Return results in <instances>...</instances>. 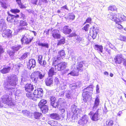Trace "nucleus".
Instances as JSON below:
<instances>
[{
	"mask_svg": "<svg viewBox=\"0 0 126 126\" xmlns=\"http://www.w3.org/2000/svg\"><path fill=\"white\" fill-rule=\"evenodd\" d=\"M34 74L37 76L38 79H43L45 76V73L42 71H35L34 72Z\"/></svg>",
	"mask_w": 126,
	"mask_h": 126,
	"instance_id": "17",
	"label": "nucleus"
},
{
	"mask_svg": "<svg viewBox=\"0 0 126 126\" xmlns=\"http://www.w3.org/2000/svg\"><path fill=\"white\" fill-rule=\"evenodd\" d=\"M56 100V98L54 96H52L50 97V100L51 101V102H55Z\"/></svg>",
	"mask_w": 126,
	"mask_h": 126,
	"instance_id": "59",
	"label": "nucleus"
},
{
	"mask_svg": "<svg viewBox=\"0 0 126 126\" xmlns=\"http://www.w3.org/2000/svg\"><path fill=\"white\" fill-rule=\"evenodd\" d=\"M104 48L106 51L109 54H110L111 51L107 47V45L105 46L104 47Z\"/></svg>",
	"mask_w": 126,
	"mask_h": 126,
	"instance_id": "47",
	"label": "nucleus"
},
{
	"mask_svg": "<svg viewBox=\"0 0 126 126\" xmlns=\"http://www.w3.org/2000/svg\"><path fill=\"white\" fill-rule=\"evenodd\" d=\"M6 24L4 20L0 21V28L1 29V30H5L6 28Z\"/></svg>",
	"mask_w": 126,
	"mask_h": 126,
	"instance_id": "35",
	"label": "nucleus"
},
{
	"mask_svg": "<svg viewBox=\"0 0 126 126\" xmlns=\"http://www.w3.org/2000/svg\"><path fill=\"white\" fill-rule=\"evenodd\" d=\"M95 49L99 52L102 53L103 50V47L101 45H94Z\"/></svg>",
	"mask_w": 126,
	"mask_h": 126,
	"instance_id": "29",
	"label": "nucleus"
},
{
	"mask_svg": "<svg viewBox=\"0 0 126 126\" xmlns=\"http://www.w3.org/2000/svg\"><path fill=\"white\" fill-rule=\"evenodd\" d=\"M57 60H54L52 64L54 66L55 68L51 67L49 70L48 72L49 77H52L53 75H55L56 72L55 71L57 70L58 71H61L65 68L67 64L65 62H63L58 64L56 63Z\"/></svg>",
	"mask_w": 126,
	"mask_h": 126,
	"instance_id": "2",
	"label": "nucleus"
},
{
	"mask_svg": "<svg viewBox=\"0 0 126 126\" xmlns=\"http://www.w3.org/2000/svg\"><path fill=\"white\" fill-rule=\"evenodd\" d=\"M54 82L56 84H58L59 82V79L57 78H55L54 79Z\"/></svg>",
	"mask_w": 126,
	"mask_h": 126,
	"instance_id": "63",
	"label": "nucleus"
},
{
	"mask_svg": "<svg viewBox=\"0 0 126 126\" xmlns=\"http://www.w3.org/2000/svg\"><path fill=\"white\" fill-rule=\"evenodd\" d=\"M20 15L21 16L20 18H21L22 19L24 20L26 19V16L24 14H23L22 13H20Z\"/></svg>",
	"mask_w": 126,
	"mask_h": 126,
	"instance_id": "58",
	"label": "nucleus"
},
{
	"mask_svg": "<svg viewBox=\"0 0 126 126\" xmlns=\"http://www.w3.org/2000/svg\"><path fill=\"white\" fill-rule=\"evenodd\" d=\"M59 110L61 112V115L62 117L64 118L65 114V109L64 108H61Z\"/></svg>",
	"mask_w": 126,
	"mask_h": 126,
	"instance_id": "40",
	"label": "nucleus"
},
{
	"mask_svg": "<svg viewBox=\"0 0 126 126\" xmlns=\"http://www.w3.org/2000/svg\"><path fill=\"white\" fill-rule=\"evenodd\" d=\"M93 90V86L90 85L83 90L82 96L84 101L87 102L91 100Z\"/></svg>",
	"mask_w": 126,
	"mask_h": 126,
	"instance_id": "3",
	"label": "nucleus"
},
{
	"mask_svg": "<svg viewBox=\"0 0 126 126\" xmlns=\"http://www.w3.org/2000/svg\"><path fill=\"white\" fill-rule=\"evenodd\" d=\"M3 31L2 35V36L5 38H11L12 36V32L11 31L9 30H2Z\"/></svg>",
	"mask_w": 126,
	"mask_h": 126,
	"instance_id": "11",
	"label": "nucleus"
},
{
	"mask_svg": "<svg viewBox=\"0 0 126 126\" xmlns=\"http://www.w3.org/2000/svg\"><path fill=\"white\" fill-rule=\"evenodd\" d=\"M1 6L3 8L6 9L8 6V5L5 2H1L0 3Z\"/></svg>",
	"mask_w": 126,
	"mask_h": 126,
	"instance_id": "49",
	"label": "nucleus"
},
{
	"mask_svg": "<svg viewBox=\"0 0 126 126\" xmlns=\"http://www.w3.org/2000/svg\"><path fill=\"white\" fill-rule=\"evenodd\" d=\"M91 18L90 17H89L86 19L84 24L86 22L91 23Z\"/></svg>",
	"mask_w": 126,
	"mask_h": 126,
	"instance_id": "61",
	"label": "nucleus"
},
{
	"mask_svg": "<svg viewBox=\"0 0 126 126\" xmlns=\"http://www.w3.org/2000/svg\"><path fill=\"white\" fill-rule=\"evenodd\" d=\"M17 80V77L16 75L8 77L7 84L4 87V88L6 90V92L10 95L12 94V93L14 92L16 89L13 87H9L8 86L9 84L12 86H15L16 84Z\"/></svg>",
	"mask_w": 126,
	"mask_h": 126,
	"instance_id": "1",
	"label": "nucleus"
},
{
	"mask_svg": "<svg viewBox=\"0 0 126 126\" xmlns=\"http://www.w3.org/2000/svg\"><path fill=\"white\" fill-rule=\"evenodd\" d=\"M51 105L54 108H56L58 107V106L59 105L58 102H53L51 103Z\"/></svg>",
	"mask_w": 126,
	"mask_h": 126,
	"instance_id": "48",
	"label": "nucleus"
},
{
	"mask_svg": "<svg viewBox=\"0 0 126 126\" xmlns=\"http://www.w3.org/2000/svg\"><path fill=\"white\" fill-rule=\"evenodd\" d=\"M89 27V24H87L83 28V29L86 31H88V29Z\"/></svg>",
	"mask_w": 126,
	"mask_h": 126,
	"instance_id": "53",
	"label": "nucleus"
},
{
	"mask_svg": "<svg viewBox=\"0 0 126 126\" xmlns=\"http://www.w3.org/2000/svg\"><path fill=\"white\" fill-rule=\"evenodd\" d=\"M38 0H32L31 2L32 3L36 5Z\"/></svg>",
	"mask_w": 126,
	"mask_h": 126,
	"instance_id": "64",
	"label": "nucleus"
},
{
	"mask_svg": "<svg viewBox=\"0 0 126 126\" xmlns=\"http://www.w3.org/2000/svg\"><path fill=\"white\" fill-rule=\"evenodd\" d=\"M102 111V110L100 109H98L95 111H93L92 110V111L90 112L89 114L93 121H96L99 119L100 114Z\"/></svg>",
	"mask_w": 126,
	"mask_h": 126,
	"instance_id": "6",
	"label": "nucleus"
},
{
	"mask_svg": "<svg viewBox=\"0 0 126 126\" xmlns=\"http://www.w3.org/2000/svg\"><path fill=\"white\" fill-rule=\"evenodd\" d=\"M33 115L35 119H39L42 116V114L40 113L35 112H34Z\"/></svg>",
	"mask_w": 126,
	"mask_h": 126,
	"instance_id": "32",
	"label": "nucleus"
},
{
	"mask_svg": "<svg viewBox=\"0 0 126 126\" xmlns=\"http://www.w3.org/2000/svg\"><path fill=\"white\" fill-rule=\"evenodd\" d=\"M119 39L121 40L126 42V37L125 36L120 35Z\"/></svg>",
	"mask_w": 126,
	"mask_h": 126,
	"instance_id": "51",
	"label": "nucleus"
},
{
	"mask_svg": "<svg viewBox=\"0 0 126 126\" xmlns=\"http://www.w3.org/2000/svg\"><path fill=\"white\" fill-rule=\"evenodd\" d=\"M10 11L12 13H15L20 12V10L17 9H11Z\"/></svg>",
	"mask_w": 126,
	"mask_h": 126,
	"instance_id": "50",
	"label": "nucleus"
},
{
	"mask_svg": "<svg viewBox=\"0 0 126 126\" xmlns=\"http://www.w3.org/2000/svg\"><path fill=\"white\" fill-rule=\"evenodd\" d=\"M1 99L2 103L1 101H0V107H1L3 106V103L10 106L14 104L10 96L7 94L3 95L1 98Z\"/></svg>",
	"mask_w": 126,
	"mask_h": 126,
	"instance_id": "5",
	"label": "nucleus"
},
{
	"mask_svg": "<svg viewBox=\"0 0 126 126\" xmlns=\"http://www.w3.org/2000/svg\"><path fill=\"white\" fill-rule=\"evenodd\" d=\"M52 36L55 39H58L60 38L61 37L60 31L59 30L54 29L52 32Z\"/></svg>",
	"mask_w": 126,
	"mask_h": 126,
	"instance_id": "12",
	"label": "nucleus"
},
{
	"mask_svg": "<svg viewBox=\"0 0 126 126\" xmlns=\"http://www.w3.org/2000/svg\"><path fill=\"white\" fill-rule=\"evenodd\" d=\"M48 0H39V1L38 4V5H40L42 4L41 3L46 4L48 3Z\"/></svg>",
	"mask_w": 126,
	"mask_h": 126,
	"instance_id": "42",
	"label": "nucleus"
},
{
	"mask_svg": "<svg viewBox=\"0 0 126 126\" xmlns=\"http://www.w3.org/2000/svg\"><path fill=\"white\" fill-rule=\"evenodd\" d=\"M33 75L34 76V83H36L37 80H38V78L37 76L34 75V73L33 74Z\"/></svg>",
	"mask_w": 126,
	"mask_h": 126,
	"instance_id": "56",
	"label": "nucleus"
},
{
	"mask_svg": "<svg viewBox=\"0 0 126 126\" xmlns=\"http://www.w3.org/2000/svg\"><path fill=\"white\" fill-rule=\"evenodd\" d=\"M117 15L115 13H111L109 15V18L112 20L114 21L116 23L120 22L121 19L117 17Z\"/></svg>",
	"mask_w": 126,
	"mask_h": 126,
	"instance_id": "14",
	"label": "nucleus"
},
{
	"mask_svg": "<svg viewBox=\"0 0 126 126\" xmlns=\"http://www.w3.org/2000/svg\"><path fill=\"white\" fill-rule=\"evenodd\" d=\"M45 105H47V101L44 99H41L38 104L39 107H42V106H43Z\"/></svg>",
	"mask_w": 126,
	"mask_h": 126,
	"instance_id": "33",
	"label": "nucleus"
},
{
	"mask_svg": "<svg viewBox=\"0 0 126 126\" xmlns=\"http://www.w3.org/2000/svg\"><path fill=\"white\" fill-rule=\"evenodd\" d=\"M4 49L2 46L0 45V56L1 54L4 53Z\"/></svg>",
	"mask_w": 126,
	"mask_h": 126,
	"instance_id": "55",
	"label": "nucleus"
},
{
	"mask_svg": "<svg viewBox=\"0 0 126 126\" xmlns=\"http://www.w3.org/2000/svg\"><path fill=\"white\" fill-rule=\"evenodd\" d=\"M72 111L73 113V116L77 115L79 114L80 111V110L77 107V106L75 104L72 105L71 107Z\"/></svg>",
	"mask_w": 126,
	"mask_h": 126,
	"instance_id": "15",
	"label": "nucleus"
},
{
	"mask_svg": "<svg viewBox=\"0 0 126 126\" xmlns=\"http://www.w3.org/2000/svg\"><path fill=\"white\" fill-rule=\"evenodd\" d=\"M88 118L86 115L83 116L78 122V124L80 125L84 126L88 122Z\"/></svg>",
	"mask_w": 126,
	"mask_h": 126,
	"instance_id": "8",
	"label": "nucleus"
},
{
	"mask_svg": "<svg viewBox=\"0 0 126 126\" xmlns=\"http://www.w3.org/2000/svg\"><path fill=\"white\" fill-rule=\"evenodd\" d=\"M113 124V121L112 120L106 122V126H112Z\"/></svg>",
	"mask_w": 126,
	"mask_h": 126,
	"instance_id": "45",
	"label": "nucleus"
},
{
	"mask_svg": "<svg viewBox=\"0 0 126 126\" xmlns=\"http://www.w3.org/2000/svg\"><path fill=\"white\" fill-rule=\"evenodd\" d=\"M59 105L61 106H63L65 105L66 101L63 98H59L58 101Z\"/></svg>",
	"mask_w": 126,
	"mask_h": 126,
	"instance_id": "31",
	"label": "nucleus"
},
{
	"mask_svg": "<svg viewBox=\"0 0 126 126\" xmlns=\"http://www.w3.org/2000/svg\"><path fill=\"white\" fill-rule=\"evenodd\" d=\"M43 94V91L41 88H38L35 90L33 93L28 92L26 94V96L30 99H33L34 97L38 98H41Z\"/></svg>",
	"mask_w": 126,
	"mask_h": 126,
	"instance_id": "4",
	"label": "nucleus"
},
{
	"mask_svg": "<svg viewBox=\"0 0 126 126\" xmlns=\"http://www.w3.org/2000/svg\"><path fill=\"white\" fill-rule=\"evenodd\" d=\"M49 116L52 119L57 120H58L60 119L59 115L56 113L51 114Z\"/></svg>",
	"mask_w": 126,
	"mask_h": 126,
	"instance_id": "26",
	"label": "nucleus"
},
{
	"mask_svg": "<svg viewBox=\"0 0 126 126\" xmlns=\"http://www.w3.org/2000/svg\"><path fill=\"white\" fill-rule=\"evenodd\" d=\"M39 64L41 66L43 67H45L46 66V63L45 60H43Z\"/></svg>",
	"mask_w": 126,
	"mask_h": 126,
	"instance_id": "54",
	"label": "nucleus"
},
{
	"mask_svg": "<svg viewBox=\"0 0 126 126\" xmlns=\"http://www.w3.org/2000/svg\"><path fill=\"white\" fill-rule=\"evenodd\" d=\"M15 52L13 50V51H9V54L10 56V57L12 59H14V57H13V56L14 55V54Z\"/></svg>",
	"mask_w": 126,
	"mask_h": 126,
	"instance_id": "44",
	"label": "nucleus"
},
{
	"mask_svg": "<svg viewBox=\"0 0 126 126\" xmlns=\"http://www.w3.org/2000/svg\"><path fill=\"white\" fill-rule=\"evenodd\" d=\"M109 10H111L112 11H114L117 10V9L114 5L110 6L108 7Z\"/></svg>",
	"mask_w": 126,
	"mask_h": 126,
	"instance_id": "43",
	"label": "nucleus"
},
{
	"mask_svg": "<svg viewBox=\"0 0 126 126\" xmlns=\"http://www.w3.org/2000/svg\"><path fill=\"white\" fill-rule=\"evenodd\" d=\"M30 53L29 52H26L24 53L23 55L21 56L20 58L21 60L25 59L28 56V55H29Z\"/></svg>",
	"mask_w": 126,
	"mask_h": 126,
	"instance_id": "41",
	"label": "nucleus"
},
{
	"mask_svg": "<svg viewBox=\"0 0 126 126\" xmlns=\"http://www.w3.org/2000/svg\"><path fill=\"white\" fill-rule=\"evenodd\" d=\"M65 55V53L64 50H62L58 52V54L57 55V57L56 58H55L54 60H57V61L56 63H58L59 60H60L61 59V57H64Z\"/></svg>",
	"mask_w": 126,
	"mask_h": 126,
	"instance_id": "19",
	"label": "nucleus"
},
{
	"mask_svg": "<svg viewBox=\"0 0 126 126\" xmlns=\"http://www.w3.org/2000/svg\"><path fill=\"white\" fill-rule=\"evenodd\" d=\"M43 56L42 55H39L38 56V62L39 63H40L42 61Z\"/></svg>",
	"mask_w": 126,
	"mask_h": 126,
	"instance_id": "52",
	"label": "nucleus"
},
{
	"mask_svg": "<svg viewBox=\"0 0 126 126\" xmlns=\"http://www.w3.org/2000/svg\"><path fill=\"white\" fill-rule=\"evenodd\" d=\"M8 16L7 18V20L8 22H12L14 21V18L19 17V16L18 15H14L10 14L8 13Z\"/></svg>",
	"mask_w": 126,
	"mask_h": 126,
	"instance_id": "16",
	"label": "nucleus"
},
{
	"mask_svg": "<svg viewBox=\"0 0 126 126\" xmlns=\"http://www.w3.org/2000/svg\"><path fill=\"white\" fill-rule=\"evenodd\" d=\"M53 78L49 77L46 79L45 81L46 85L47 86H50L53 84Z\"/></svg>",
	"mask_w": 126,
	"mask_h": 126,
	"instance_id": "24",
	"label": "nucleus"
},
{
	"mask_svg": "<svg viewBox=\"0 0 126 126\" xmlns=\"http://www.w3.org/2000/svg\"><path fill=\"white\" fill-rule=\"evenodd\" d=\"M75 17V16L74 14L70 15H69L68 18L70 19L73 20L74 19Z\"/></svg>",
	"mask_w": 126,
	"mask_h": 126,
	"instance_id": "60",
	"label": "nucleus"
},
{
	"mask_svg": "<svg viewBox=\"0 0 126 126\" xmlns=\"http://www.w3.org/2000/svg\"><path fill=\"white\" fill-rule=\"evenodd\" d=\"M22 112L24 115L27 116H29L30 114L29 111L26 110H23L22 111Z\"/></svg>",
	"mask_w": 126,
	"mask_h": 126,
	"instance_id": "46",
	"label": "nucleus"
},
{
	"mask_svg": "<svg viewBox=\"0 0 126 126\" xmlns=\"http://www.w3.org/2000/svg\"><path fill=\"white\" fill-rule=\"evenodd\" d=\"M47 123L51 126H55L57 125V122L56 121H49L47 122Z\"/></svg>",
	"mask_w": 126,
	"mask_h": 126,
	"instance_id": "39",
	"label": "nucleus"
},
{
	"mask_svg": "<svg viewBox=\"0 0 126 126\" xmlns=\"http://www.w3.org/2000/svg\"><path fill=\"white\" fill-rule=\"evenodd\" d=\"M124 56L121 54H118L114 58V61L116 63L120 64L124 60Z\"/></svg>",
	"mask_w": 126,
	"mask_h": 126,
	"instance_id": "10",
	"label": "nucleus"
},
{
	"mask_svg": "<svg viewBox=\"0 0 126 126\" xmlns=\"http://www.w3.org/2000/svg\"><path fill=\"white\" fill-rule=\"evenodd\" d=\"M41 107H39L42 111L44 113L47 112L48 111V107L47 105H45L43 106H42Z\"/></svg>",
	"mask_w": 126,
	"mask_h": 126,
	"instance_id": "30",
	"label": "nucleus"
},
{
	"mask_svg": "<svg viewBox=\"0 0 126 126\" xmlns=\"http://www.w3.org/2000/svg\"><path fill=\"white\" fill-rule=\"evenodd\" d=\"M66 88V85L65 83H63V84L61 86V88L62 89H65Z\"/></svg>",
	"mask_w": 126,
	"mask_h": 126,
	"instance_id": "62",
	"label": "nucleus"
},
{
	"mask_svg": "<svg viewBox=\"0 0 126 126\" xmlns=\"http://www.w3.org/2000/svg\"><path fill=\"white\" fill-rule=\"evenodd\" d=\"M11 69L10 67L6 66L3 67L2 69L0 70V72L3 74H5L9 72Z\"/></svg>",
	"mask_w": 126,
	"mask_h": 126,
	"instance_id": "23",
	"label": "nucleus"
},
{
	"mask_svg": "<svg viewBox=\"0 0 126 126\" xmlns=\"http://www.w3.org/2000/svg\"><path fill=\"white\" fill-rule=\"evenodd\" d=\"M18 4V5L19 6L20 8L23 9L24 8H26L25 6L24 5H23L21 3V2L19 4Z\"/></svg>",
	"mask_w": 126,
	"mask_h": 126,
	"instance_id": "57",
	"label": "nucleus"
},
{
	"mask_svg": "<svg viewBox=\"0 0 126 126\" xmlns=\"http://www.w3.org/2000/svg\"><path fill=\"white\" fill-rule=\"evenodd\" d=\"M25 90L27 92H31L33 90V85L31 84H27L25 86Z\"/></svg>",
	"mask_w": 126,
	"mask_h": 126,
	"instance_id": "21",
	"label": "nucleus"
},
{
	"mask_svg": "<svg viewBox=\"0 0 126 126\" xmlns=\"http://www.w3.org/2000/svg\"><path fill=\"white\" fill-rule=\"evenodd\" d=\"M33 38H30L27 34H25L21 39L22 44H28L31 42Z\"/></svg>",
	"mask_w": 126,
	"mask_h": 126,
	"instance_id": "7",
	"label": "nucleus"
},
{
	"mask_svg": "<svg viewBox=\"0 0 126 126\" xmlns=\"http://www.w3.org/2000/svg\"><path fill=\"white\" fill-rule=\"evenodd\" d=\"M27 25L28 24L26 21L22 20H21L18 28V31L26 30Z\"/></svg>",
	"mask_w": 126,
	"mask_h": 126,
	"instance_id": "9",
	"label": "nucleus"
},
{
	"mask_svg": "<svg viewBox=\"0 0 126 126\" xmlns=\"http://www.w3.org/2000/svg\"><path fill=\"white\" fill-rule=\"evenodd\" d=\"M36 65V62L34 59H31L29 60L28 63L27 64V68L30 70L32 68L34 67Z\"/></svg>",
	"mask_w": 126,
	"mask_h": 126,
	"instance_id": "13",
	"label": "nucleus"
},
{
	"mask_svg": "<svg viewBox=\"0 0 126 126\" xmlns=\"http://www.w3.org/2000/svg\"><path fill=\"white\" fill-rule=\"evenodd\" d=\"M79 72L76 69V68H74L73 70L68 74L67 75L69 76L70 75L71 76H77L79 75Z\"/></svg>",
	"mask_w": 126,
	"mask_h": 126,
	"instance_id": "25",
	"label": "nucleus"
},
{
	"mask_svg": "<svg viewBox=\"0 0 126 126\" xmlns=\"http://www.w3.org/2000/svg\"><path fill=\"white\" fill-rule=\"evenodd\" d=\"M83 63L82 62H79L78 63L76 69L79 71H81L83 70Z\"/></svg>",
	"mask_w": 126,
	"mask_h": 126,
	"instance_id": "22",
	"label": "nucleus"
},
{
	"mask_svg": "<svg viewBox=\"0 0 126 126\" xmlns=\"http://www.w3.org/2000/svg\"><path fill=\"white\" fill-rule=\"evenodd\" d=\"M63 33L67 34H69L72 31L68 26H65L63 28Z\"/></svg>",
	"mask_w": 126,
	"mask_h": 126,
	"instance_id": "27",
	"label": "nucleus"
},
{
	"mask_svg": "<svg viewBox=\"0 0 126 126\" xmlns=\"http://www.w3.org/2000/svg\"><path fill=\"white\" fill-rule=\"evenodd\" d=\"M76 84H71L70 85V87L71 89H74L77 88L78 87H79L81 86V84L79 81H78Z\"/></svg>",
	"mask_w": 126,
	"mask_h": 126,
	"instance_id": "28",
	"label": "nucleus"
},
{
	"mask_svg": "<svg viewBox=\"0 0 126 126\" xmlns=\"http://www.w3.org/2000/svg\"><path fill=\"white\" fill-rule=\"evenodd\" d=\"M65 38L63 37H62L60 40L58 41L57 45H61L64 44L65 42Z\"/></svg>",
	"mask_w": 126,
	"mask_h": 126,
	"instance_id": "38",
	"label": "nucleus"
},
{
	"mask_svg": "<svg viewBox=\"0 0 126 126\" xmlns=\"http://www.w3.org/2000/svg\"><path fill=\"white\" fill-rule=\"evenodd\" d=\"M72 92V90L67 91L65 94V96L66 97L69 99L71 98L73 94Z\"/></svg>",
	"mask_w": 126,
	"mask_h": 126,
	"instance_id": "37",
	"label": "nucleus"
},
{
	"mask_svg": "<svg viewBox=\"0 0 126 126\" xmlns=\"http://www.w3.org/2000/svg\"><path fill=\"white\" fill-rule=\"evenodd\" d=\"M98 30L96 28H95L94 27L93 28V30L92 31L90 30V33L93 39L96 38L97 35V32Z\"/></svg>",
	"mask_w": 126,
	"mask_h": 126,
	"instance_id": "18",
	"label": "nucleus"
},
{
	"mask_svg": "<svg viewBox=\"0 0 126 126\" xmlns=\"http://www.w3.org/2000/svg\"><path fill=\"white\" fill-rule=\"evenodd\" d=\"M38 45L39 46L47 48H48L49 47L48 44L47 43L39 42L38 43Z\"/></svg>",
	"mask_w": 126,
	"mask_h": 126,
	"instance_id": "34",
	"label": "nucleus"
},
{
	"mask_svg": "<svg viewBox=\"0 0 126 126\" xmlns=\"http://www.w3.org/2000/svg\"><path fill=\"white\" fill-rule=\"evenodd\" d=\"M21 47H22L20 45H17L12 47L11 49L13 50L16 52V51L19 50Z\"/></svg>",
	"mask_w": 126,
	"mask_h": 126,
	"instance_id": "36",
	"label": "nucleus"
},
{
	"mask_svg": "<svg viewBox=\"0 0 126 126\" xmlns=\"http://www.w3.org/2000/svg\"><path fill=\"white\" fill-rule=\"evenodd\" d=\"M99 100L98 97H96L95 100L94 105L93 107L92 110L93 111H95L96 109H98V108L99 104Z\"/></svg>",
	"mask_w": 126,
	"mask_h": 126,
	"instance_id": "20",
	"label": "nucleus"
}]
</instances>
